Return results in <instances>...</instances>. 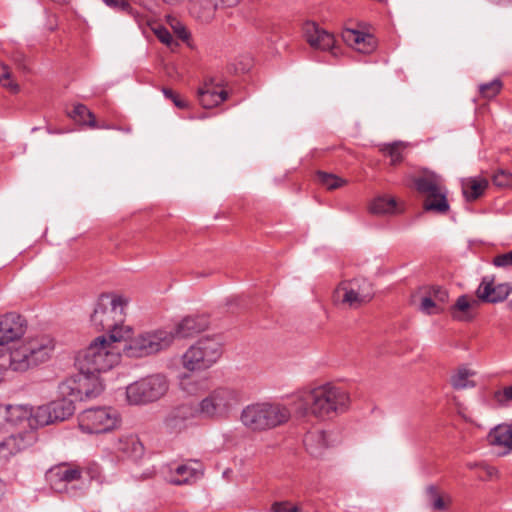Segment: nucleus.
<instances>
[{
    "instance_id": "obj_1",
    "label": "nucleus",
    "mask_w": 512,
    "mask_h": 512,
    "mask_svg": "<svg viewBox=\"0 0 512 512\" xmlns=\"http://www.w3.org/2000/svg\"><path fill=\"white\" fill-rule=\"evenodd\" d=\"M25 319L16 313L0 317V367L25 372L48 361L54 351V341L40 335L20 341L26 332Z\"/></svg>"
},
{
    "instance_id": "obj_2",
    "label": "nucleus",
    "mask_w": 512,
    "mask_h": 512,
    "mask_svg": "<svg viewBox=\"0 0 512 512\" xmlns=\"http://www.w3.org/2000/svg\"><path fill=\"white\" fill-rule=\"evenodd\" d=\"M241 392L230 386H219L205 395L195 406L184 404L167 416L165 425L171 431H180L187 420L200 418L210 421L226 420L241 403Z\"/></svg>"
},
{
    "instance_id": "obj_3",
    "label": "nucleus",
    "mask_w": 512,
    "mask_h": 512,
    "mask_svg": "<svg viewBox=\"0 0 512 512\" xmlns=\"http://www.w3.org/2000/svg\"><path fill=\"white\" fill-rule=\"evenodd\" d=\"M294 397V404L300 413L320 420L343 413L350 403L349 394L332 383L301 390Z\"/></svg>"
},
{
    "instance_id": "obj_4",
    "label": "nucleus",
    "mask_w": 512,
    "mask_h": 512,
    "mask_svg": "<svg viewBox=\"0 0 512 512\" xmlns=\"http://www.w3.org/2000/svg\"><path fill=\"white\" fill-rule=\"evenodd\" d=\"M127 299L116 294H102L91 315V323L98 330H105L114 341L127 342L133 334L130 326L124 325Z\"/></svg>"
},
{
    "instance_id": "obj_5",
    "label": "nucleus",
    "mask_w": 512,
    "mask_h": 512,
    "mask_svg": "<svg viewBox=\"0 0 512 512\" xmlns=\"http://www.w3.org/2000/svg\"><path fill=\"white\" fill-rule=\"evenodd\" d=\"M125 341H114L106 335L95 338L78 353L76 365L82 373L101 374L119 364Z\"/></svg>"
},
{
    "instance_id": "obj_6",
    "label": "nucleus",
    "mask_w": 512,
    "mask_h": 512,
    "mask_svg": "<svg viewBox=\"0 0 512 512\" xmlns=\"http://www.w3.org/2000/svg\"><path fill=\"white\" fill-rule=\"evenodd\" d=\"M291 418L289 407L278 401H260L245 406L240 413L244 427L265 432L286 424Z\"/></svg>"
},
{
    "instance_id": "obj_7",
    "label": "nucleus",
    "mask_w": 512,
    "mask_h": 512,
    "mask_svg": "<svg viewBox=\"0 0 512 512\" xmlns=\"http://www.w3.org/2000/svg\"><path fill=\"white\" fill-rule=\"evenodd\" d=\"M174 341V332L167 328L144 331L136 337L130 336L124 344L128 357H145L169 348Z\"/></svg>"
},
{
    "instance_id": "obj_8",
    "label": "nucleus",
    "mask_w": 512,
    "mask_h": 512,
    "mask_svg": "<svg viewBox=\"0 0 512 512\" xmlns=\"http://www.w3.org/2000/svg\"><path fill=\"white\" fill-rule=\"evenodd\" d=\"M374 291L370 281L356 277L341 281L334 289L333 303L345 309H358L373 298Z\"/></svg>"
},
{
    "instance_id": "obj_9",
    "label": "nucleus",
    "mask_w": 512,
    "mask_h": 512,
    "mask_svg": "<svg viewBox=\"0 0 512 512\" xmlns=\"http://www.w3.org/2000/svg\"><path fill=\"white\" fill-rule=\"evenodd\" d=\"M417 191L425 196L423 208L438 214L449 211L447 189L440 175L425 170L422 175L413 180Z\"/></svg>"
},
{
    "instance_id": "obj_10",
    "label": "nucleus",
    "mask_w": 512,
    "mask_h": 512,
    "mask_svg": "<svg viewBox=\"0 0 512 512\" xmlns=\"http://www.w3.org/2000/svg\"><path fill=\"white\" fill-rule=\"evenodd\" d=\"M221 343L211 337L199 339L181 357L184 369L195 372L210 368L221 357Z\"/></svg>"
},
{
    "instance_id": "obj_11",
    "label": "nucleus",
    "mask_w": 512,
    "mask_h": 512,
    "mask_svg": "<svg viewBox=\"0 0 512 512\" xmlns=\"http://www.w3.org/2000/svg\"><path fill=\"white\" fill-rule=\"evenodd\" d=\"M168 387L164 375H149L127 386L126 399L131 405L151 403L163 397Z\"/></svg>"
},
{
    "instance_id": "obj_12",
    "label": "nucleus",
    "mask_w": 512,
    "mask_h": 512,
    "mask_svg": "<svg viewBox=\"0 0 512 512\" xmlns=\"http://www.w3.org/2000/svg\"><path fill=\"white\" fill-rule=\"evenodd\" d=\"M121 424L119 412L112 407L89 408L78 415V425L87 434L107 433Z\"/></svg>"
},
{
    "instance_id": "obj_13",
    "label": "nucleus",
    "mask_w": 512,
    "mask_h": 512,
    "mask_svg": "<svg viewBox=\"0 0 512 512\" xmlns=\"http://www.w3.org/2000/svg\"><path fill=\"white\" fill-rule=\"evenodd\" d=\"M99 375L79 371L74 379L62 384V394L79 401H87L98 397L104 390V384Z\"/></svg>"
},
{
    "instance_id": "obj_14",
    "label": "nucleus",
    "mask_w": 512,
    "mask_h": 512,
    "mask_svg": "<svg viewBox=\"0 0 512 512\" xmlns=\"http://www.w3.org/2000/svg\"><path fill=\"white\" fill-rule=\"evenodd\" d=\"M50 487L58 493L78 494L75 483L82 478L80 466L70 463H61L50 468L46 474Z\"/></svg>"
},
{
    "instance_id": "obj_15",
    "label": "nucleus",
    "mask_w": 512,
    "mask_h": 512,
    "mask_svg": "<svg viewBox=\"0 0 512 512\" xmlns=\"http://www.w3.org/2000/svg\"><path fill=\"white\" fill-rule=\"evenodd\" d=\"M74 400V398H62L39 406L35 408V418L32 421L35 424H40V427L64 421L72 416L75 411Z\"/></svg>"
},
{
    "instance_id": "obj_16",
    "label": "nucleus",
    "mask_w": 512,
    "mask_h": 512,
    "mask_svg": "<svg viewBox=\"0 0 512 512\" xmlns=\"http://www.w3.org/2000/svg\"><path fill=\"white\" fill-rule=\"evenodd\" d=\"M0 416L13 427H28L29 431L40 427V424L32 421L35 418V409L28 405L15 404L0 407Z\"/></svg>"
},
{
    "instance_id": "obj_17",
    "label": "nucleus",
    "mask_w": 512,
    "mask_h": 512,
    "mask_svg": "<svg viewBox=\"0 0 512 512\" xmlns=\"http://www.w3.org/2000/svg\"><path fill=\"white\" fill-rule=\"evenodd\" d=\"M511 291L512 286L509 283L495 285L494 278L486 276L478 286L476 295L483 302L497 303L504 301Z\"/></svg>"
},
{
    "instance_id": "obj_18",
    "label": "nucleus",
    "mask_w": 512,
    "mask_h": 512,
    "mask_svg": "<svg viewBox=\"0 0 512 512\" xmlns=\"http://www.w3.org/2000/svg\"><path fill=\"white\" fill-rule=\"evenodd\" d=\"M209 325L208 319L203 315H190L179 321L170 331L174 332L176 338H192L203 332Z\"/></svg>"
},
{
    "instance_id": "obj_19",
    "label": "nucleus",
    "mask_w": 512,
    "mask_h": 512,
    "mask_svg": "<svg viewBox=\"0 0 512 512\" xmlns=\"http://www.w3.org/2000/svg\"><path fill=\"white\" fill-rule=\"evenodd\" d=\"M36 440L33 431H25L7 437L0 443V457L8 458L30 447Z\"/></svg>"
},
{
    "instance_id": "obj_20",
    "label": "nucleus",
    "mask_w": 512,
    "mask_h": 512,
    "mask_svg": "<svg viewBox=\"0 0 512 512\" xmlns=\"http://www.w3.org/2000/svg\"><path fill=\"white\" fill-rule=\"evenodd\" d=\"M334 442L333 435L323 430L309 431L304 437V445L307 452L316 458L323 456L325 451Z\"/></svg>"
},
{
    "instance_id": "obj_21",
    "label": "nucleus",
    "mask_w": 512,
    "mask_h": 512,
    "mask_svg": "<svg viewBox=\"0 0 512 512\" xmlns=\"http://www.w3.org/2000/svg\"><path fill=\"white\" fill-rule=\"evenodd\" d=\"M304 35L309 45L314 49L325 51L334 47V36L315 23L308 22L304 25Z\"/></svg>"
},
{
    "instance_id": "obj_22",
    "label": "nucleus",
    "mask_w": 512,
    "mask_h": 512,
    "mask_svg": "<svg viewBox=\"0 0 512 512\" xmlns=\"http://www.w3.org/2000/svg\"><path fill=\"white\" fill-rule=\"evenodd\" d=\"M195 464L198 465L197 462H194L181 464L175 468L171 467L167 475L168 482L174 485H184L197 481L202 477L203 472L200 468L194 467Z\"/></svg>"
},
{
    "instance_id": "obj_23",
    "label": "nucleus",
    "mask_w": 512,
    "mask_h": 512,
    "mask_svg": "<svg viewBox=\"0 0 512 512\" xmlns=\"http://www.w3.org/2000/svg\"><path fill=\"white\" fill-rule=\"evenodd\" d=\"M342 39L348 46L363 54L371 53L376 47V41L372 35L358 30H343Z\"/></svg>"
},
{
    "instance_id": "obj_24",
    "label": "nucleus",
    "mask_w": 512,
    "mask_h": 512,
    "mask_svg": "<svg viewBox=\"0 0 512 512\" xmlns=\"http://www.w3.org/2000/svg\"><path fill=\"white\" fill-rule=\"evenodd\" d=\"M122 457L138 460L144 454V447L139 438L134 434L121 435L114 447Z\"/></svg>"
},
{
    "instance_id": "obj_25",
    "label": "nucleus",
    "mask_w": 512,
    "mask_h": 512,
    "mask_svg": "<svg viewBox=\"0 0 512 512\" xmlns=\"http://www.w3.org/2000/svg\"><path fill=\"white\" fill-rule=\"evenodd\" d=\"M198 98L204 108H213L228 99V92L220 89L219 84H213L211 81L206 82L198 90Z\"/></svg>"
},
{
    "instance_id": "obj_26",
    "label": "nucleus",
    "mask_w": 512,
    "mask_h": 512,
    "mask_svg": "<svg viewBox=\"0 0 512 512\" xmlns=\"http://www.w3.org/2000/svg\"><path fill=\"white\" fill-rule=\"evenodd\" d=\"M424 497L428 506L434 511H447L452 504L451 495L436 485H428L425 488Z\"/></svg>"
},
{
    "instance_id": "obj_27",
    "label": "nucleus",
    "mask_w": 512,
    "mask_h": 512,
    "mask_svg": "<svg viewBox=\"0 0 512 512\" xmlns=\"http://www.w3.org/2000/svg\"><path fill=\"white\" fill-rule=\"evenodd\" d=\"M478 306V300L469 298L466 295L458 297L451 307V315L459 321H468L473 318L474 310Z\"/></svg>"
},
{
    "instance_id": "obj_28",
    "label": "nucleus",
    "mask_w": 512,
    "mask_h": 512,
    "mask_svg": "<svg viewBox=\"0 0 512 512\" xmlns=\"http://www.w3.org/2000/svg\"><path fill=\"white\" fill-rule=\"evenodd\" d=\"M216 0H191L190 13L202 22H208L215 16L218 8Z\"/></svg>"
},
{
    "instance_id": "obj_29",
    "label": "nucleus",
    "mask_w": 512,
    "mask_h": 512,
    "mask_svg": "<svg viewBox=\"0 0 512 512\" xmlns=\"http://www.w3.org/2000/svg\"><path fill=\"white\" fill-rule=\"evenodd\" d=\"M475 375L476 372L474 370L467 366H460L451 376V385L457 390L473 388L476 386V382L473 380Z\"/></svg>"
},
{
    "instance_id": "obj_30",
    "label": "nucleus",
    "mask_w": 512,
    "mask_h": 512,
    "mask_svg": "<svg viewBox=\"0 0 512 512\" xmlns=\"http://www.w3.org/2000/svg\"><path fill=\"white\" fill-rule=\"evenodd\" d=\"M488 442L491 445L512 449V424L499 425L488 434Z\"/></svg>"
},
{
    "instance_id": "obj_31",
    "label": "nucleus",
    "mask_w": 512,
    "mask_h": 512,
    "mask_svg": "<svg viewBox=\"0 0 512 512\" xmlns=\"http://www.w3.org/2000/svg\"><path fill=\"white\" fill-rule=\"evenodd\" d=\"M488 186L484 178H468L462 182L463 195L467 200H475L480 197Z\"/></svg>"
},
{
    "instance_id": "obj_32",
    "label": "nucleus",
    "mask_w": 512,
    "mask_h": 512,
    "mask_svg": "<svg viewBox=\"0 0 512 512\" xmlns=\"http://www.w3.org/2000/svg\"><path fill=\"white\" fill-rule=\"evenodd\" d=\"M396 209V200L388 196H379L369 205V211L377 215L392 214Z\"/></svg>"
},
{
    "instance_id": "obj_33",
    "label": "nucleus",
    "mask_w": 512,
    "mask_h": 512,
    "mask_svg": "<svg viewBox=\"0 0 512 512\" xmlns=\"http://www.w3.org/2000/svg\"><path fill=\"white\" fill-rule=\"evenodd\" d=\"M69 116L79 124L88 125L91 128L98 127L94 114L83 104L75 105Z\"/></svg>"
},
{
    "instance_id": "obj_34",
    "label": "nucleus",
    "mask_w": 512,
    "mask_h": 512,
    "mask_svg": "<svg viewBox=\"0 0 512 512\" xmlns=\"http://www.w3.org/2000/svg\"><path fill=\"white\" fill-rule=\"evenodd\" d=\"M147 26L153 31V33L157 36V38L166 46L173 49L178 46V42L173 38L171 33L167 30V28L163 27L160 24H157L154 21L147 20Z\"/></svg>"
},
{
    "instance_id": "obj_35",
    "label": "nucleus",
    "mask_w": 512,
    "mask_h": 512,
    "mask_svg": "<svg viewBox=\"0 0 512 512\" xmlns=\"http://www.w3.org/2000/svg\"><path fill=\"white\" fill-rule=\"evenodd\" d=\"M406 148V144L401 141H397L391 144H385L381 147V151L391 159L392 164L400 163L403 160V151Z\"/></svg>"
},
{
    "instance_id": "obj_36",
    "label": "nucleus",
    "mask_w": 512,
    "mask_h": 512,
    "mask_svg": "<svg viewBox=\"0 0 512 512\" xmlns=\"http://www.w3.org/2000/svg\"><path fill=\"white\" fill-rule=\"evenodd\" d=\"M317 181L327 190L338 189L347 183L346 180L338 177L337 175L326 172H318Z\"/></svg>"
},
{
    "instance_id": "obj_37",
    "label": "nucleus",
    "mask_w": 512,
    "mask_h": 512,
    "mask_svg": "<svg viewBox=\"0 0 512 512\" xmlns=\"http://www.w3.org/2000/svg\"><path fill=\"white\" fill-rule=\"evenodd\" d=\"M107 6L110 8L117 10V11H124L128 14L132 15L135 20L139 23L141 26L143 24L144 19L138 14L135 13L134 10L131 8L129 3L126 0H102Z\"/></svg>"
},
{
    "instance_id": "obj_38",
    "label": "nucleus",
    "mask_w": 512,
    "mask_h": 512,
    "mask_svg": "<svg viewBox=\"0 0 512 512\" xmlns=\"http://www.w3.org/2000/svg\"><path fill=\"white\" fill-rule=\"evenodd\" d=\"M502 89V82L494 79L489 83L479 85V93L485 99H492L497 96Z\"/></svg>"
},
{
    "instance_id": "obj_39",
    "label": "nucleus",
    "mask_w": 512,
    "mask_h": 512,
    "mask_svg": "<svg viewBox=\"0 0 512 512\" xmlns=\"http://www.w3.org/2000/svg\"><path fill=\"white\" fill-rule=\"evenodd\" d=\"M3 72L0 75V84L12 93H17L20 90L19 85L11 78V73L6 65L2 66Z\"/></svg>"
},
{
    "instance_id": "obj_40",
    "label": "nucleus",
    "mask_w": 512,
    "mask_h": 512,
    "mask_svg": "<svg viewBox=\"0 0 512 512\" xmlns=\"http://www.w3.org/2000/svg\"><path fill=\"white\" fill-rule=\"evenodd\" d=\"M492 182L500 188L512 187V174L505 170H499L493 175Z\"/></svg>"
},
{
    "instance_id": "obj_41",
    "label": "nucleus",
    "mask_w": 512,
    "mask_h": 512,
    "mask_svg": "<svg viewBox=\"0 0 512 512\" xmlns=\"http://www.w3.org/2000/svg\"><path fill=\"white\" fill-rule=\"evenodd\" d=\"M420 310L426 314H436L442 311V308L432 297H423L420 303Z\"/></svg>"
},
{
    "instance_id": "obj_42",
    "label": "nucleus",
    "mask_w": 512,
    "mask_h": 512,
    "mask_svg": "<svg viewBox=\"0 0 512 512\" xmlns=\"http://www.w3.org/2000/svg\"><path fill=\"white\" fill-rule=\"evenodd\" d=\"M493 264L497 267L512 266V250L494 257Z\"/></svg>"
},
{
    "instance_id": "obj_43",
    "label": "nucleus",
    "mask_w": 512,
    "mask_h": 512,
    "mask_svg": "<svg viewBox=\"0 0 512 512\" xmlns=\"http://www.w3.org/2000/svg\"><path fill=\"white\" fill-rule=\"evenodd\" d=\"M432 294H433L434 300L437 302L438 305H439V303H441V304L445 303L448 298L447 292L440 287L433 288Z\"/></svg>"
},
{
    "instance_id": "obj_44",
    "label": "nucleus",
    "mask_w": 512,
    "mask_h": 512,
    "mask_svg": "<svg viewBox=\"0 0 512 512\" xmlns=\"http://www.w3.org/2000/svg\"><path fill=\"white\" fill-rule=\"evenodd\" d=\"M173 21L175 22V24L171 23V26L174 29V32L176 33L178 38H180L181 40H186L189 36L186 28L176 20Z\"/></svg>"
},
{
    "instance_id": "obj_45",
    "label": "nucleus",
    "mask_w": 512,
    "mask_h": 512,
    "mask_svg": "<svg viewBox=\"0 0 512 512\" xmlns=\"http://www.w3.org/2000/svg\"><path fill=\"white\" fill-rule=\"evenodd\" d=\"M497 397L499 401H512V386L505 387Z\"/></svg>"
},
{
    "instance_id": "obj_46",
    "label": "nucleus",
    "mask_w": 512,
    "mask_h": 512,
    "mask_svg": "<svg viewBox=\"0 0 512 512\" xmlns=\"http://www.w3.org/2000/svg\"><path fill=\"white\" fill-rule=\"evenodd\" d=\"M289 502H275L271 506V512H287L288 511Z\"/></svg>"
},
{
    "instance_id": "obj_47",
    "label": "nucleus",
    "mask_w": 512,
    "mask_h": 512,
    "mask_svg": "<svg viewBox=\"0 0 512 512\" xmlns=\"http://www.w3.org/2000/svg\"><path fill=\"white\" fill-rule=\"evenodd\" d=\"M218 5L223 7H234L239 4L240 0H216Z\"/></svg>"
},
{
    "instance_id": "obj_48",
    "label": "nucleus",
    "mask_w": 512,
    "mask_h": 512,
    "mask_svg": "<svg viewBox=\"0 0 512 512\" xmlns=\"http://www.w3.org/2000/svg\"><path fill=\"white\" fill-rule=\"evenodd\" d=\"M172 101L175 104V106H177L178 108H186L187 107L186 101L183 99H180L177 95L172 99Z\"/></svg>"
},
{
    "instance_id": "obj_49",
    "label": "nucleus",
    "mask_w": 512,
    "mask_h": 512,
    "mask_svg": "<svg viewBox=\"0 0 512 512\" xmlns=\"http://www.w3.org/2000/svg\"><path fill=\"white\" fill-rule=\"evenodd\" d=\"M163 94L166 98L171 100L176 96V94L169 88H163Z\"/></svg>"
},
{
    "instance_id": "obj_50",
    "label": "nucleus",
    "mask_w": 512,
    "mask_h": 512,
    "mask_svg": "<svg viewBox=\"0 0 512 512\" xmlns=\"http://www.w3.org/2000/svg\"><path fill=\"white\" fill-rule=\"evenodd\" d=\"M287 512H301V509L296 505H291L289 503L288 511Z\"/></svg>"
}]
</instances>
